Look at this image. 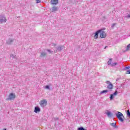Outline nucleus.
<instances>
[{"label":"nucleus","instance_id":"nucleus-1","mask_svg":"<svg viewBox=\"0 0 130 130\" xmlns=\"http://www.w3.org/2000/svg\"><path fill=\"white\" fill-rule=\"evenodd\" d=\"M115 115L117 118H118V119L120 120V122H124V120L123 119V118H124V116H123V114H122V113H121L120 112H118V113H115Z\"/></svg>","mask_w":130,"mask_h":130},{"label":"nucleus","instance_id":"nucleus-2","mask_svg":"<svg viewBox=\"0 0 130 130\" xmlns=\"http://www.w3.org/2000/svg\"><path fill=\"white\" fill-rule=\"evenodd\" d=\"M16 98V94L14 93H11L8 96V98L6 99L7 101H12V100H14Z\"/></svg>","mask_w":130,"mask_h":130},{"label":"nucleus","instance_id":"nucleus-3","mask_svg":"<svg viewBox=\"0 0 130 130\" xmlns=\"http://www.w3.org/2000/svg\"><path fill=\"white\" fill-rule=\"evenodd\" d=\"M106 84H107V88L108 90H112L113 89V84L109 81H107Z\"/></svg>","mask_w":130,"mask_h":130},{"label":"nucleus","instance_id":"nucleus-4","mask_svg":"<svg viewBox=\"0 0 130 130\" xmlns=\"http://www.w3.org/2000/svg\"><path fill=\"white\" fill-rule=\"evenodd\" d=\"M7 22V19L3 15H0V24H4Z\"/></svg>","mask_w":130,"mask_h":130},{"label":"nucleus","instance_id":"nucleus-5","mask_svg":"<svg viewBox=\"0 0 130 130\" xmlns=\"http://www.w3.org/2000/svg\"><path fill=\"white\" fill-rule=\"evenodd\" d=\"M101 32H102V29H99L95 33H94V36L93 37V38L94 39H98V36L99 35V34H100V33H101Z\"/></svg>","mask_w":130,"mask_h":130},{"label":"nucleus","instance_id":"nucleus-6","mask_svg":"<svg viewBox=\"0 0 130 130\" xmlns=\"http://www.w3.org/2000/svg\"><path fill=\"white\" fill-rule=\"evenodd\" d=\"M47 104V102L45 100L41 101L40 102V105L41 106H42V107H45V106H46Z\"/></svg>","mask_w":130,"mask_h":130},{"label":"nucleus","instance_id":"nucleus-7","mask_svg":"<svg viewBox=\"0 0 130 130\" xmlns=\"http://www.w3.org/2000/svg\"><path fill=\"white\" fill-rule=\"evenodd\" d=\"M117 95V90H115V91L111 94L110 96V100L111 101L113 100V98H114V96H116Z\"/></svg>","mask_w":130,"mask_h":130},{"label":"nucleus","instance_id":"nucleus-8","mask_svg":"<svg viewBox=\"0 0 130 130\" xmlns=\"http://www.w3.org/2000/svg\"><path fill=\"white\" fill-rule=\"evenodd\" d=\"M65 47L63 45H59L56 47L57 51H61L64 49Z\"/></svg>","mask_w":130,"mask_h":130},{"label":"nucleus","instance_id":"nucleus-9","mask_svg":"<svg viewBox=\"0 0 130 130\" xmlns=\"http://www.w3.org/2000/svg\"><path fill=\"white\" fill-rule=\"evenodd\" d=\"M14 40H15L13 39H9L7 41L6 43H7V44H8V45H11L13 44V42H14Z\"/></svg>","mask_w":130,"mask_h":130},{"label":"nucleus","instance_id":"nucleus-10","mask_svg":"<svg viewBox=\"0 0 130 130\" xmlns=\"http://www.w3.org/2000/svg\"><path fill=\"white\" fill-rule=\"evenodd\" d=\"M106 115H107L108 117H109L110 118H112V117H113V114H112L111 111H107Z\"/></svg>","mask_w":130,"mask_h":130},{"label":"nucleus","instance_id":"nucleus-11","mask_svg":"<svg viewBox=\"0 0 130 130\" xmlns=\"http://www.w3.org/2000/svg\"><path fill=\"white\" fill-rule=\"evenodd\" d=\"M101 38H105L106 37V33L105 31H103L102 30L101 32L100 33Z\"/></svg>","mask_w":130,"mask_h":130},{"label":"nucleus","instance_id":"nucleus-12","mask_svg":"<svg viewBox=\"0 0 130 130\" xmlns=\"http://www.w3.org/2000/svg\"><path fill=\"white\" fill-rule=\"evenodd\" d=\"M34 112L35 113H38V112H40V108L38 106H36L35 107Z\"/></svg>","mask_w":130,"mask_h":130},{"label":"nucleus","instance_id":"nucleus-13","mask_svg":"<svg viewBox=\"0 0 130 130\" xmlns=\"http://www.w3.org/2000/svg\"><path fill=\"white\" fill-rule=\"evenodd\" d=\"M41 57H45L46 56V52L45 51H42L41 52Z\"/></svg>","mask_w":130,"mask_h":130},{"label":"nucleus","instance_id":"nucleus-14","mask_svg":"<svg viewBox=\"0 0 130 130\" xmlns=\"http://www.w3.org/2000/svg\"><path fill=\"white\" fill-rule=\"evenodd\" d=\"M51 4L52 5H57L58 4V0H51Z\"/></svg>","mask_w":130,"mask_h":130},{"label":"nucleus","instance_id":"nucleus-15","mask_svg":"<svg viewBox=\"0 0 130 130\" xmlns=\"http://www.w3.org/2000/svg\"><path fill=\"white\" fill-rule=\"evenodd\" d=\"M57 11H58V9L55 6L53 7L51 9V12H56Z\"/></svg>","mask_w":130,"mask_h":130},{"label":"nucleus","instance_id":"nucleus-16","mask_svg":"<svg viewBox=\"0 0 130 130\" xmlns=\"http://www.w3.org/2000/svg\"><path fill=\"white\" fill-rule=\"evenodd\" d=\"M110 124L114 128H117V125H116V123H110Z\"/></svg>","mask_w":130,"mask_h":130},{"label":"nucleus","instance_id":"nucleus-17","mask_svg":"<svg viewBox=\"0 0 130 130\" xmlns=\"http://www.w3.org/2000/svg\"><path fill=\"white\" fill-rule=\"evenodd\" d=\"M108 92H109V90H104L100 92V94L101 95L102 94H105V93H108Z\"/></svg>","mask_w":130,"mask_h":130},{"label":"nucleus","instance_id":"nucleus-18","mask_svg":"<svg viewBox=\"0 0 130 130\" xmlns=\"http://www.w3.org/2000/svg\"><path fill=\"white\" fill-rule=\"evenodd\" d=\"M130 44L127 45L126 50L124 51V52H125V51H128V50H130Z\"/></svg>","mask_w":130,"mask_h":130},{"label":"nucleus","instance_id":"nucleus-19","mask_svg":"<svg viewBox=\"0 0 130 130\" xmlns=\"http://www.w3.org/2000/svg\"><path fill=\"white\" fill-rule=\"evenodd\" d=\"M45 89H46L47 90H49V91L51 90V89H50V86H49V85H47L45 86Z\"/></svg>","mask_w":130,"mask_h":130},{"label":"nucleus","instance_id":"nucleus-20","mask_svg":"<svg viewBox=\"0 0 130 130\" xmlns=\"http://www.w3.org/2000/svg\"><path fill=\"white\" fill-rule=\"evenodd\" d=\"M129 69H130V67L129 66H127V67H124L123 69V71H127V70H129Z\"/></svg>","mask_w":130,"mask_h":130},{"label":"nucleus","instance_id":"nucleus-21","mask_svg":"<svg viewBox=\"0 0 130 130\" xmlns=\"http://www.w3.org/2000/svg\"><path fill=\"white\" fill-rule=\"evenodd\" d=\"M111 62H112V59L110 58L109 60L108 61V64L109 66L111 64Z\"/></svg>","mask_w":130,"mask_h":130},{"label":"nucleus","instance_id":"nucleus-22","mask_svg":"<svg viewBox=\"0 0 130 130\" xmlns=\"http://www.w3.org/2000/svg\"><path fill=\"white\" fill-rule=\"evenodd\" d=\"M126 114H127V117L130 118V112H129V110H127L126 111Z\"/></svg>","mask_w":130,"mask_h":130},{"label":"nucleus","instance_id":"nucleus-23","mask_svg":"<svg viewBox=\"0 0 130 130\" xmlns=\"http://www.w3.org/2000/svg\"><path fill=\"white\" fill-rule=\"evenodd\" d=\"M125 74H126V75H129L130 74V70H126Z\"/></svg>","mask_w":130,"mask_h":130},{"label":"nucleus","instance_id":"nucleus-24","mask_svg":"<svg viewBox=\"0 0 130 130\" xmlns=\"http://www.w3.org/2000/svg\"><path fill=\"white\" fill-rule=\"evenodd\" d=\"M116 64H117V62L112 63L111 64V67H114V66H116Z\"/></svg>","mask_w":130,"mask_h":130},{"label":"nucleus","instance_id":"nucleus-25","mask_svg":"<svg viewBox=\"0 0 130 130\" xmlns=\"http://www.w3.org/2000/svg\"><path fill=\"white\" fill-rule=\"evenodd\" d=\"M115 25H116V23H113L112 25H111V28L112 29H113V28H114V26H115Z\"/></svg>","mask_w":130,"mask_h":130},{"label":"nucleus","instance_id":"nucleus-26","mask_svg":"<svg viewBox=\"0 0 130 130\" xmlns=\"http://www.w3.org/2000/svg\"><path fill=\"white\" fill-rule=\"evenodd\" d=\"M11 57H12V58H15V55L12 54L10 55Z\"/></svg>","mask_w":130,"mask_h":130},{"label":"nucleus","instance_id":"nucleus-27","mask_svg":"<svg viewBox=\"0 0 130 130\" xmlns=\"http://www.w3.org/2000/svg\"><path fill=\"white\" fill-rule=\"evenodd\" d=\"M47 51H48V52H49L50 54L51 53V51H50V50L49 49H47Z\"/></svg>","mask_w":130,"mask_h":130},{"label":"nucleus","instance_id":"nucleus-28","mask_svg":"<svg viewBox=\"0 0 130 130\" xmlns=\"http://www.w3.org/2000/svg\"><path fill=\"white\" fill-rule=\"evenodd\" d=\"M37 4H39V3H41V1L40 0H36Z\"/></svg>","mask_w":130,"mask_h":130},{"label":"nucleus","instance_id":"nucleus-29","mask_svg":"<svg viewBox=\"0 0 130 130\" xmlns=\"http://www.w3.org/2000/svg\"><path fill=\"white\" fill-rule=\"evenodd\" d=\"M54 120H58V118H54Z\"/></svg>","mask_w":130,"mask_h":130},{"label":"nucleus","instance_id":"nucleus-30","mask_svg":"<svg viewBox=\"0 0 130 130\" xmlns=\"http://www.w3.org/2000/svg\"><path fill=\"white\" fill-rule=\"evenodd\" d=\"M119 80H120V77L116 79V81H119Z\"/></svg>","mask_w":130,"mask_h":130},{"label":"nucleus","instance_id":"nucleus-31","mask_svg":"<svg viewBox=\"0 0 130 130\" xmlns=\"http://www.w3.org/2000/svg\"><path fill=\"white\" fill-rule=\"evenodd\" d=\"M127 18H130V15H128L127 16Z\"/></svg>","mask_w":130,"mask_h":130},{"label":"nucleus","instance_id":"nucleus-32","mask_svg":"<svg viewBox=\"0 0 130 130\" xmlns=\"http://www.w3.org/2000/svg\"><path fill=\"white\" fill-rule=\"evenodd\" d=\"M107 47H108V46H106L105 47V49H106V48H107Z\"/></svg>","mask_w":130,"mask_h":130},{"label":"nucleus","instance_id":"nucleus-33","mask_svg":"<svg viewBox=\"0 0 130 130\" xmlns=\"http://www.w3.org/2000/svg\"><path fill=\"white\" fill-rule=\"evenodd\" d=\"M3 130H7V128H4Z\"/></svg>","mask_w":130,"mask_h":130},{"label":"nucleus","instance_id":"nucleus-34","mask_svg":"<svg viewBox=\"0 0 130 130\" xmlns=\"http://www.w3.org/2000/svg\"><path fill=\"white\" fill-rule=\"evenodd\" d=\"M79 48H80V46H79Z\"/></svg>","mask_w":130,"mask_h":130}]
</instances>
